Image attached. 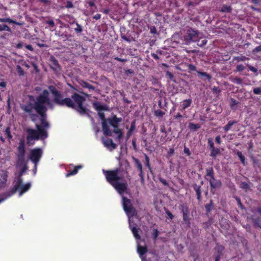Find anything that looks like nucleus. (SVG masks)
<instances>
[{
	"mask_svg": "<svg viewBox=\"0 0 261 261\" xmlns=\"http://www.w3.org/2000/svg\"><path fill=\"white\" fill-rule=\"evenodd\" d=\"M47 106L51 110L54 108L49 98V92L45 89L36 97L34 103L28 102L21 107L29 114L30 119L34 123L37 121L38 115L40 116V124H35L37 129L29 128L26 130L27 143L29 146L34 145L35 141L43 140L48 137L47 129L49 127V123L47 120Z\"/></svg>",
	"mask_w": 261,
	"mask_h": 261,
	"instance_id": "obj_1",
	"label": "nucleus"
},
{
	"mask_svg": "<svg viewBox=\"0 0 261 261\" xmlns=\"http://www.w3.org/2000/svg\"><path fill=\"white\" fill-rule=\"evenodd\" d=\"M48 89L52 93L54 99L53 102L59 106H66L76 110L80 115H87L90 117V110L83 106L84 102L86 100L84 96L74 92L71 97L63 98V96L60 91H59L54 86L48 87Z\"/></svg>",
	"mask_w": 261,
	"mask_h": 261,
	"instance_id": "obj_2",
	"label": "nucleus"
},
{
	"mask_svg": "<svg viewBox=\"0 0 261 261\" xmlns=\"http://www.w3.org/2000/svg\"><path fill=\"white\" fill-rule=\"evenodd\" d=\"M124 171L125 174L128 171H124L122 168H117L114 170H104L103 173L106 177L107 181L112 185L115 190L120 194H123L127 189V185L125 182H121L124 178Z\"/></svg>",
	"mask_w": 261,
	"mask_h": 261,
	"instance_id": "obj_3",
	"label": "nucleus"
},
{
	"mask_svg": "<svg viewBox=\"0 0 261 261\" xmlns=\"http://www.w3.org/2000/svg\"><path fill=\"white\" fill-rule=\"evenodd\" d=\"M93 107L98 111V115L102 121V130L103 134L107 137L112 136V130L107 124V118H106L105 113L102 112V110H108V107L106 105H101L97 102L93 103Z\"/></svg>",
	"mask_w": 261,
	"mask_h": 261,
	"instance_id": "obj_4",
	"label": "nucleus"
},
{
	"mask_svg": "<svg viewBox=\"0 0 261 261\" xmlns=\"http://www.w3.org/2000/svg\"><path fill=\"white\" fill-rule=\"evenodd\" d=\"M31 187V184L30 182L23 184V178H20L17 179L13 189L6 193V196L7 197H10L14 194L17 191L19 192V196H20L27 192L30 189Z\"/></svg>",
	"mask_w": 261,
	"mask_h": 261,
	"instance_id": "obj_5",
	"label": "nucleus"
},
{
	"mask_svg": "<svg viewBox=\"0 0 261 261\" xmlns=\"http://www.w3.org/2000/svg\"><path fill=\"white\" fill-rule=\"evenodd\" d=\"M122 206L128 218L134 217L137 215V212L133 206L131 200L124 196L122 197Z\"/></svg>",
	"mask_w": 261,
	"mask_h": 261,
	"instance_id": "obj_6",
	"label": "nucleus"
},
{
	"mask_svg": "<svg viewBox=\"0 0 261 261\" xmlns=\"http://www.w3.org/2000/svg\"><path fill=\"white\" fill-rule=\"evenodd\" d=\"M206 180L209 181L211 189H215L220 187L221 182L214 177V171L212 167L206 169V174L204 176Z\"/></svg>",
	"mask_w": 261,
	"mask_h": 261,
	"instance_id": "obj_7",
	"label": "nucleus"
},
{
	"mask_svg": "<svg viewBox=\"0 0 261 261\" xmlns=\"http://www.w3.org/2000/svg\"><path fill=\"white\" fill-rule=\"evenodd\" d=\"M26 149L25 147L24 141L23 140L20 141L19 145L17 147V162L19 166L22 164H27L25 160V155Z\"/></svg>",
	"mask_w": 261,
	"mask_h": 261,
	"instance_id": "obj_8",
	"label": "nucleus"
},
{
	"mask_svg": "<svg viewBox=\"0 0 261 261\" xmlns=\"http://www.w3.org/2000/svg\"><path fill=\"white\" fill-rule=\"evenodd\" d=\"M43 154V151L40 148H35L30 150L29 159L37 166Z\"/></svg>",
	"mask_w": 261,
	"mask_h": 261,
	"instance_id": "obj_9",
	"label": "nucleus"
},
{
	"mask_svg": "<svg viewBox=\"0 0 261 261\" xmlns=\"http://www.w3.org/2000/svg\"><path fill=\"white\" fill-rule=\"evenodd\" d=\"M198 38V32L191 28L187 31L186 34L184 36V40L187 44H189L191 42L196 41Z\"/></svg>",
	"mask_w": 261,
	"mask_h": 261,
	"instance_id": "obj_10",
	"label": "nucleus"
},
{
	"mask_svg": "<svg viewBox=\"0 0 261 261\" xmlns=\"http://www.w3.org/2000/svg\"><path fill=\"white\" fill-rule=\"evenodd\" d=\"M179 209L182 214V219L184 223L187 227H190L191 225L189 211L188 206L185 204H181Z\"/></svg>",
	"mask_w": 261,
	"mask_h": 261,
	"instance_id": "obj_11",
	"label": "nucleus"
},
{
	"mask_svg": "<svg viewBox=\"0 0 261 261\" xmlns=\"http://www.w3.org/2000/svg\"><path fill=\"white\" fill-rule=\"evenodd\" d=\"M49 66L55 73H59L61 70V67L59 64L58 61L53 55L51 56L49 58Z\"/></svg>",
	"mask_w": 261,
	"mask_h": 261,
	"instance_id": "obj_12",
	"label": "nucleus"
},
{
	"mask_svg": "<svg viewBox=\"0 0 261 261\" xmlns=\"http://www.w3.org/2000/svg\"><path fill=\"white\" fill-rule=\"evenodd\" d=\"M122 121L121 117H117L116 115H113L111 117L107 118V124L109 123L113 127H118Z\"/></svg>",
	"mask_w": 261,
	"mask_h": 261,
	"instance_id": "obj_13",
	"label": "nucleus"
},
{
	"mask_svg": "<svg viewBox=\"0 0 261 261\" xmlns=\"http://www.w3.org/2000/svg\"><path fill=\"white\" fill-rule=\"evenodd\" d=\"M102 143L104 146L110 149V147H111V150L116 149L117 147V145L114 143L113 140L111 138H107L106 139H103Z\"/></svg>",
	"mask_w": 261,
	"mask_h": 261,
	"instance_id": "obj_14",
	"label": "nucleus"
},
{
	"mask_svg": "<svg viewBox=\"0 0 261 261\" xmlns=\"http://www.w3.org/2000/svg\"><path fill=\"white\" fill-rule=\"evenodd\" d=\"M192 102V100L191 98L184 100L180 105L179 110L181 112L185 111L187 108L191 105Z\"/></svg>",
	"mask_w": 261,
	"mask_h": 261,
	"instance_id": "obj_15",
	"label": "nucleus"
},
{
	"mask_svg": "<svg viewBox=\"0 0 261 261\" xmlns=\"http://www.w3.org/2000/svg\"><path fill=\"white\" fill-rule=\"evenodd\" d=\"M193 188L196 192L197 199L199 201H200L202 199L201 186L200 185H197L196 184H194L193 185Z\"/></svg>",
	"mask_w": 261,
	"mask_h": 261,
	"instance_id": "obj_16",
	"label": "nucleus"
},
{
	"mask_svg": "<svg viewBox=\"0 0 261 261\" xmlns=\"http://www.w3.org/2000/svg\"><path fill=\"white\" fill-rule=\"evenodd\" d=\"M196 72L198 76L204 81L206 80L210 81L212 79V76L205 72L196 71Z\"/></svg>",
	"mask_w": 261,
	"mask_h": 261,
	"instance_id": "obj_17",
	"label": "nucleus"
},
{
	"mask_svg": "<svg viewBox=\"0 0 261 261\" xmlns=\"http://www.w3.org/2000/svg\"><path fill=\"white\" fill-rule=\"evenodd\" d=\"M79 84L83 87L88 89L89 91H95V88L93 86L84 80H81Z\"/></svg>",
	"mask_w": 261,
	"mask_h": 261,
	"instance_id": "obj_18",
	"label": "nucleus"
},
{
	"mask_svg": "<svg viewBox=\"0 0 261 261\" xmlns=\"http://www.w3.org/2000/svg\"><path fill=\"white\" fill-rule=\"evenodd\" d=\"M133 160L135 164L136 167L137 168V169L139 171V174L144 173L143 171L142 165L141 162H140V161L138 159L135 158L134 157L133 158Z\"/></svg>",
	"mask_w": 261,
	"mask_h": 261,
	"instance_id": "obj_19",
	"label": "nucleus"
},
{
	"mask_svg": "<svg viewBox=\"0 0 261 261\" xmlns=\"http://www.w3.org/2000/svg\"><path fill=\"white\" fill-rule=\"evenodd\" d=\"M82 168V165H77L74 166V169L65 174L66 177H69L70 176L74 175L77 173L79 170Z\"/></svg>",
	"mask_w": 261,
	"mask_h": 261,
	"instance_id": "obj_20",
	"label": "nucleus"
},
{
	"mask_svg": "<svg viewBox=\"0 0 261 261\" xmlns=\"http://www.w3.org/2000/svg\"><path fill=\"white\" fill-rule=\"evenodd\" d=\"M136 128V120H134L132 122L129 129L126 133V138L128 139L132 135L133 132Z\"/></svg>",
	"mask_w": 261,
	"mask_h": 261,
	"instance_id": "obj_21",
	"label": "nucleus"
},
{
	"mask_svg": "<svg viewBox=\"0 0 261 261\" xmlns=\"http://www.w3.org/2000/svg\"><path fill=\"white\" fill-rule=\"evenodd\" d=\"M129 227L131 229V230L132 231V233H133L134 237L137 240L140 239L141 237L139 234V231L137 227L135 226H132L130 224L129 225Z\"/></svg>",
	"mask_w": 261,
	"mask_h": 261,
	"instance_id": "obj_22",
	"label": "nucleus"
},
{
	"mask_svg": "<svg viewBox=\"0 0 261 261\" xmlns=\"http://www.w3.org/2000/svg\"><path fill=\"white\" fill-rule=\"evenodd\" d=\"M137 251L140 255H143L147 252V248L146 246H138Z\"/></svg>",
	"mask_w": 261,
	"mask_h": 261,
	"instance_id": "obj_23",
	"label": "nucleus"
},
{
	"mask_svg": "<svg viewBox=\"0 0 261 261\" xmlns=\"http://www.w3.org/2000/svg\"><path fill=\"white\" fill-rule=\"evenodd\" d=\"M20 166H22V168L20 171L17 179L22 178V176L23 175L24 173L28 169V166L27 165V164H22Z\"/></svg>",
	"mask_w": 261,
	"mask_h": 261,
	"instance_id": "obj_24",
	"label": "nucleus"
},
{
	"mask_svg": "<svg viewBox=\"0 0 261 261\" xmlns=\"http://www.w3.org/2000/svg\"><path fill=\"white\" fill-rule=\"evenodd\" d=\"M210 150V156L213 158H215L217 155L220 153V149L219 148L214 147Z\"/></svg>",
	"mask_w": 261,
	"mask_h": 261,
	"instance_id": "obj_25",
	"label": "nucleus"
},
{
	"mask_svg": "<svg viewBox=\"0 0 261 261\" xmlns=\"http://www.w3.org/2000/svg\"><path fill=\"white\" fill-rule=\"evenodd\" d=\"M201 127V125L199 124H195L194 123L190 122L189 124V128L192 131H195Z\"/></svg>",
	"mask_w": 261,
	"mask_h": 261,
	"instance_id": "obj_26",
	"label": "nucleus"
},
{
	"mask_svg": "<svg viewBox=\"0 0 261 261\" xmlns=\"http://www.w3.org/2000/svg\"><path fill=\"white\" fill-rule=\"evenodd\" d=\"M145 156V165L147 167L148 170L150 171V172H152V169L150 164V160L149 157L146 154H144Z\"/></svg>",
	"mask_w": 261,
	"mask_h": 261,
	"instance_id": "obj_27",
	"label": "nucleus"
},
{
	"mask_svg": "<svg viewBox=\"0 0 261 261\" xmlns=\"http://www.w3.org/2000/svg\"><path fill=\"white\" fill-rule=\"evenodd\" d=\"M75 23L76 27L74 28L75 32L77 33H81L83 32V27L80 24L77 22H75L72 24Z\"/></svg>",
	"mask_w": 261,
	"mask_h": 261,
	"instance_id": "obj_28",
	"label": "nucleus"
},
{
	"mask_svg": "<svg viewBox=\"0 0 261 261\" xmlns=\"http://www.w3.org/2000/svg\"><path fill=\"white\" fill-rule=\"evenodd\" d=\"M187 69H185V71H187L189 73L192 71H196V67L193 64L188 63V65H187Z\"/></svg>",
	"mask_w": 261,
	"mask_h": 261,
	"instance_id": "obj_29",
	"label": "nucleus"
},
{
	"mask_svg": "<svg viewBox=\"0 0 261 261\" xmlns=\"http://www.w3.org/2000/svg\"><path fill=\"white\" fill-rule=\"evenodd\" d=\"M173 117L174 119H176L178 122H180L181 119L183 117L186 118L188 117L186 114V113H184V115H181L180 113H177L176 115H174Z\"/></svg>",
	"mask_w": 261,
	"mask_h": 261,
	"instance_id": "obj_30",
	"label": "nucleus"
},
{
	"mask_svg": "<svg viewBox=\"0 0 261 261\" xmlns=\"http://www.w3.org/2000/svg\"><path fill=\"white\" fill-rule=\"evenodd\" d=\"M154 115L157 117H162L165 115V112L162 111L160 110H156L154 111Z\"/></svg>",
	"mask_w": 261,
	"mask_h": 261,
	"instance_id": "obj_31",
	"label": "nucleus"
},
{
	"mask_svg": "<svg viewBox=\"0 0 261 261\" xmlns=\"http://www.w3.org/2000/svg\"><path fill=\"white\" fill-rule=\"evenodd\" d=\"M213 204V201L211 200L209 203H207L205 205V208L206 212V214L210 213V212L212 211Z\"/></svg>",
	"mask_w": 261,
	"mask_h": 261,
	"instance_id": "obj_32",
	"label": "nucleus"
},
{
	"mask_svg": "<svg viewBox=\"0 0 261 261\" xmlns=\"http://www.w3.org/2000/svg\"><path fill=\"white\" fill-rule=\"evenodd\" d=\"M120 36H121V38L123 40H124L125 41L129 42V43L131 42L132 41V40H133V37H128L124 33H122V32H121Z\"/></svg>",
	"mask_w": 261,
	"mask_h": 261,
	"instance_id": "obj_33",
	"label": "nucleus"
},
{
	"mask_svg": "<svg viewBox=\"0 0 261 261\" xmlns=\"http://www.w3.org/2000/svg\"><path fill=\"white\" fill-rule=\"evenodd\" d=\"M45 23L47 24L49 27V29L51 31H53V29L55 27V23L53 20H47L45 21Z\"/></svg>",
	"mask_w": 261,
	"mask_h": 261,
	"instance_id": "obj_34",
	"label": "nucleus"
},
{
	"mask_svg": "<svg viewBox=\"0 0 261 261\" xmlns=\"http://www.w3.org/2000/svg\"><path fill=\"white\" fill-rule=\"evenodd\" d=\"M3 31H6L9 32H11V28L6 24H0V32Z\"/></svg>",
	"mask_w": 261,
	"mask_h": 261,
	"instance_id": "obj_35",
	"label": "nucleus"
},
{
	"mask_svg": "<svg viewBox=\"0 0 261 261\" xmlns=\"http://www.w3.org/2000/svg\"><path fill=\"white\" fill-rule=\"evenodd\" d=\"M0 22H9L11 23H15L16 24V22L13 20L12 19L7 18H0Z\"/></svg>",
	"mask_w": 261,
	"mask_h": 261,
	"instance_id": "obj_36",
	"label": "nucleus"
},
{
	"mask_svg": "<svg viewBox=\"0 0 261 261\" xmlns=\"http://www.w3.org/2000/svg\"><path fill=\"white\" fill-rule=\"evenodd\" d=\"M5 134L8 139H11L12 138V136L11 134V130L10 127H7L6 128L5 130Z\"/></svg>",
	"mask_w": 261,
	"mask_h": 261,
	"instance_id": "obj_37",
	"label": "nucleus"
},
{
	"mask_svg": "<svg viewBox=\"0 0 261 261\" xmlns=\"http://www.w3.org/2000/svg\"><path fill=\"white\" fill-rule=\"evenodd\" d=\"M187 65H188V63H181L178 65V66L177 67V68L180 70L185 71V69H187Z\"/></svg>",
	"mask_w": 261,
	"mask_h": 261,
	"instance_id": "obj_38",
	"label": "nucleus"
},
{
	"mask_svg": "<svg viewBox=\"0 0 261 261\" xmlns=\"http://www.w3.org/2000/svg\"><path fill=\"white\" fill-rule=\"evenodd\" d=\"M237 155L243 165H245V158L241 152H238Z\"/></svg>",
	"mask_w": 261,
	"mask_h": 261,
	"instance_id": "obj_39",
	"label": "nucleus"
},
{
	"mask_svg": "<svg viewBox=\"0 0 261 261\" xmlns=\"http://www.w3.org/2000/svg\"><path fill=\"white\" fill-rule=\"evenodd\" d=\"M16 70L19 75H23L24 74V70L20 65L16 66Z\"/></svg>",
	"mask_w": 261,
	"mask_h": 261,
	"instance_id": "obj_40",
	"label": "nucleus"
},
{
	"mask_svg": "<svg viewBox=\"0 0 261 261\" xmlns=\"http://www.w3.org/2000/svg\"><path fill=\"white\" fill-rule=\"evenodd\" d=\"M208 145L209 146L210 149L215 147L214 143L212 139H208L207 141Z\"/></svg>",
	"mask_w": 261,
	"mask_h": 261,
	"instance_id": "obj_41",
	"label": "nucleus"
},
{
	"mask_svg": "<svg viewBox=\"0 0 261 261\" xmlns=\"http://www.w3.org/2000/svg\"><path fill=\"white\" fill-rule=\"evenodd\" d=\"M159 232L157 229H154L153 230L152 235H153V238L154 240H155L157 239V238L159 236Z\"/></svg>",
	"mask_w": 261,
	"mask_h": 261,
	"instance_id": "obj_42",
	"label": "nucleus"
},
{
	"mask_svg": "<svg viewBox=\"0 0 261 261\" xmlns=\"http://www.w3.org/2000/svg\"><path fill=\"white\" fill-rule=\"evenodd\" d=\"M150 33L151 34L154 35L157 34L156 27L154 25H152L150 28Z\"/></svg>",
	"mask_w": 261,
	"mask_h": 261,
	"instance_id": "obj_43",
	"label": "nucleus"
},
{
	"mask_svg": "<svg viewBox=\"0 0 261 261\" xmlns=\"http://www.w3.org/2000/svg\"><path fill=\"white\" fill-rule=\"evenodd\" d=\"M159 180L163 185L166 186H169L168 182L167 181L166 179H164L163 178L160 177H159Z\"/></svg>",
	"mask_w": 261,
	"mask_h": 261,
	"instance_id": "obj_44",
	"label": "nucleus"
},
{
	"mask_svg": "<svg viewBox=\"0 0 261 261\" xmlns=\"http://www.w3.org/2000/svg\"><path fill=\"white\" fill-rule=\"evenodd\" d=\"M184 152L188 156H190L191 154V153L190 152V150L189 148L187 147L186 146H184Z\"/></svg>",
	"mask_w": 261,
	"mask_h": 261,
	"instance_id": "obj_45",
	"label": "nucleus"
},
{
	"mask_svg": "<svg viewBox=\"0 0 261 261\" xmlns=\"http://www.w3.org/2000/svg\"><path fill=\"white\" fill-rule=\"evenodd\" d=\"M139 176L140 177V181L142 185H144L145 183V179H144V174L141 173L139 174Z\"/></svg>",
	"mask_w": 261,
	"mask_h": 261,
	"instance_id": "obj_46",
	"label": "nucleus"
},
{
	"mask_svg": "<svg viewBox=\"0 0 261 261\" xmlns=\"http://www.w3.org/2000/svg\"><path fill=\"white\" fill-rule=\"evenodd\" d=\"M114 130L112 132L113 133H114L115 134H119L120 133H121L122 131V129L119 128V127H114Z\"/></svg>",
	"mask_w": 261,
	"mask_h": 261,
	"instance_id": "obj_47",
	"label": "nucleus"
},
{
	"mask_svg": "<svg viewBox=\"0 0 261 261\" xmlns=\"http://www.w3.org/2000/svg\"><path fill=\"white\" fill-rule=\"evenodd\" d=\"M253 92L256 94H261V87L255 88L253 89Z\"/></svg>",
	"mask_w": 261,
	"mask_h": 261,
	"instance_id": "obj_48",
	"label": "nucleus"
},
{
	"mask_svg": "<svg viewBox=\"0 0 261 261\" xmlns=\"http://www.w3.org/2000/svg\"><path fill=\"white\" fill-rule=\"evenodd\" d=\"M114 59L116 60H117L123 63H125L126 62H127V60L126 59H121L120 58H119L118 57H114Z\"/></svg>",
	"mask_w": 261,
	"mask_h": 261,
	"instance_id": "obj_49",
	"label": "nucleus"
},
{
	"mask_svg": "<svg viewBox=\"0 0 261 261\" xmlns=\"http://www.w3.org/2000/svg\"><path fill=\"white\" fill-rule=\"evenodd\" d=\"M66 3H67V4L66 5V7L67 8H71L73 7V5L72 2L67 1Z\"/></svg>",
	"mask_w": 261,
	"mask_h": 261,
	"instance_id": "obj_50",
	"label": "nucleus"
},
{
	"mask_svg": "<svg viewBox=\"0 0 261 261\" xmlns=\"http://www.w3.org/2000/svg\"><path fill=\"white\" fill-rule=\"evenodd\" d=\"M167 102H166L164 106L162 105V99H160L158 101V106L161 109H164V107H166Z\"/></svg>",
	"mask_w": 261,
	"mask_h": 261,
	"instance_id": "obj_51",
	"label": "nucleus"
},
{
	"mask_svg": "<svg viewBox=\"0 0 261 261\" xmlns=\"http://www.w3.org/2000/svg\"><path fill=\"white\" fill-rule=\"evenodd\" d=\"M166 75L169 77V78L171 80H173V79H174V75L173 74L170 72V71H167L166 72Z\"/></svg>",
	"mask_w": 261,
	"mask_h": 261,
	"instance_id": "obj_52",
	"label": "nucleus"
},
{
	"mask_svg": "<svg viewBox=\"0 0 261 261\" xmlns=\"http://www.w3.org/2000/svg\"><path fill=\"white\" fill-rule=\"evenodd\" d=\"M240 187L245 189H247L249 188L248 185L246 182H242L240 185Z\"/></svg>",
	"mask_w": 261,
	"mask_h": 261,
	"instance_id": "obj_53",
	"label": "nucleus"
},
{
	"mask_svg": "<svg viewBox=\"0 0 261 261\" xmlns=\"http://www.w3.org/2000/svg\"><path fill=\"white\" fill-rule=\"evenodd\" d=\"M166 214L168 215L170 219L172 220L174 218L173 215L169 210L166 211Z\"/></svg>",
	"mask_w": 261,
	"mask_h": 261,
	"instance_id": "obj_54",
	"label": "nucleus"
},
{
	"mask_svg": "<svg viewBox=\"0 0 261 261\" xmlns=\"http://www.w3.org/2000/svg\"><path fill=\"white\" fill-rule=\"evenodd\" d=\"M261 51V45L256 47L252 51L253 53H256Z\"/></svg>",
	"mask_w": 261,
	"mask_h": 261,
	"instance_id": "obj_55",
	"label": "nucleus"
},
{
	"mask_svg": "<svg viewBox=\"0 0 261 261\" xmlns=\"http://www.w3.org/2000/svg\"><path fill=\"white\" fill-rule=\"evenodd\" d=\"M222 253L221 252H218L215 257V261H220L221 255Z\"/></svg>",
	"mask_w": 261,
	"mask_h": 261,
	"instance_id": "obj_56",
	"label": "nucleus"
},
{
	"mask_svg": "<svg viewBox=\"0 0 261 261\" xmlns=\"http://www.w3.org/2000/svg\"><path fill=\"white\" fill-rule=\"evenodd\" d=\"M237 69L238 71H242L244 69V66L242 64H239L237 65Z\"/></svg>",
	"mask_w": 261,
	"mask_h": 261,
	"instance_id": "obj_57",
	"label": "nucleus"
},
{
	"mask_svg": "<svg viewBox=\"0 0 261 261\" xmlns=\"http://www.w3.org/2000/svg\"><path fill=\"white\" fill-rule=\"evenodd\" d=\"M25 47L27 49H28V50H30V51H33V49H34V48H33V46H32V45H31V44L26 45L25 46Z\"/></svg>",
	"mask_w": 261,
	"mask_h": 261,
	"instance_id": "obj_58",
	"label": "nucleus"
},
{
	"mask_svg": "<svg viewBox=\"0 0 261 261\" xmlns=\"http://www.w3.org/2000/svg\"><path fill=\"white\" fill-rule=\"evenodd\" d=\"M246 59V58L245 57L241 56V57H238L237 58V60L238 61H245Z\"/></svg>",
	"mask_w": 261,
	"mask_h": 261,
	"instance_id": "obj_59",
	"label": "nucleus"
},
{
	"mask_svg": "<svg viewBox=\"0 0 261 261\" xmlns=\"http://www.w3.org/2000/svg\"><path fill=\"white\" fill-rule=\"evenodd\" d=\"M23 46V43L22 42H20L16 44V47L19 49L22 48Z\"/></svg>",
	"mask_w": 261,
	"mask_h": 261,
	"instance_id": "obj_60",
	"label": "nucleus"
},
{
	"mask_svg": "<svg viewBox=\"0 0 261 261\" xmlns=\"http://www.w3.org/2000/svg\"><path fill=\"white\" fill-rule=\"evenodd\" d=\"M100 18H101V14H97L93 16V18L95 19L96 20H98V19H100Z\"/></svg>",
	"mask_w": 261,
	"mask_h": 261,
	"instance_id": "obj_61",
	"label": "nucleus"
},
{
	"mask_svg": "<svg viewBox=\"0 0 261 261\" xmlns=\"http://www.w3.org/2000/svg\"><path fill=\"white\" fill-rule=\"evenodd\" d=\"M248 68L250 69V70H251L254 72H256L257 71V69L255 67H254L252 66H250V65H248Z\"/></svg>",
	"mask_w": 261,
	"mask_h": 261,
	"instance_id": "obj_62",
	"label": "nucleus"
},
{
	"mask_svg": "<svg viewBox=\"0 0 261 261\" xmlns=\"http://www.w3.org/2000/svg\"><path fill=\"white\" fill-rule=\"evenodd\" d=\"M215 141L216 143L218 144H220L221 143V138L219 136H217L215 139Z\"/></svg>",
	"mask_w": 261,
	"mask_h": 261,
	"instance_id": "obj_63",
	"label": "nucleus"
},
{
	"mask_svg": "<svg viewBox=\"0 0 261 261\" xmlns=\"http://www.w3.org/2000/svg\"><path fill=\"white\" fill-rule=\"evenodd\" d=\"M151 56L152 57L155 59V60H158L159 59V57L158 56V55L155 53H152L151 54Z\"/></svg>",
	"mask_w": 261,
	"mask_h": 261,
	"instance_id": "obj_64",
	"label": "nucleus"
}]
</instances>
